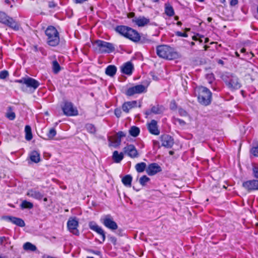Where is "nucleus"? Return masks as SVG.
I'll return each instance as SVG.
<instances>
[{
  "label": "nucleus",
  "instance_id": "nucleus-17",
  "mask_svg": "<svg viewBox=\"0 0 258 258\" xmlns=\"http://www.w3.org/2000/svg\"><path fill=\"white\" fill-rule=\"evenodd\" d=\"M132 22L139 27H144L150 23V20L149 18L144 16L135 17L132 19Z\"/></svg>",
  "mask_w": 258,
  "mask_h": 258
},
{
  "label": "nucleus",
  "instance_id": "nucleus-45",
  "mask_svg": "<svg viewBox=\"0 0 258 258\" xmlns=\"http://www.w3.org/2000/svg\"><path fill=\"white\" fill-rule=\"evenodd\" d=\"M252 172L253 176L255 178H258V167L257 166H253L252 168Z\"/></svg>",
  "mask_w": 258,
  "mask_h": 258
},
{
  "label": "nucleus",
  "instance_id": "nucleus-12",
  "mask_svg": "<svg viewBox=\"0 0 258 258\" xmlns=\"http://www.w3.org/2000/svg\"><path fill=\"white\" fill-rule=\"evenodd\" d=\"M123 152L131 158H136L139 154L135 146L133 144H127L123 149Z\"/></svg>",
  "mask_w": 258,
  "mask_h": 258
},
{
  "label": "nucleus",
  "instance_id": "nucleus-44",
  "mask_svg": "<svg viewBox=\"0 0 258 258\" xmlns=\"http://www.w3.org/2000/svg\"><path fill=\"white\" fill-rule=\"evenodd\" d=\"M9 76V73L7 71H2L0 72V79H5Z\"/></svg>",
  "mask_w": 258,
  "mask_h": 258
},
{
  "label": "nucleus",
  "instance_id": "nucleus-43",
  "mask_svg": "<svg viewBox=\"0 0 258 258\" xmlns=\"http://www.w3.org/2000/svg\"><path fill=\"white\" fill-rule=\"evenodd\" d=\"M250 153L255 157H258V143L252 147L250 150Z\"/></svg>",
  "mask_w": 258,
  "mask_h": 258
},
{
  "label": "nucleus",
  "instance_id": "nucleus-37",
  "mask_svg": "<svg viewBox=\"0 0 258 258\" xmlns=\"http://www.w3.org/2000/svg\"><path fill=\"white\" fill-rule=\"evenodd\" d=\"M23 248L25 250L35 251L36 249V247L30 242H26L23 245Z\"/></svg>",
  "mask_w": 258,
  "mask_h": 258
},
{
  "label": "nucleus",
  "instance_id": "nucleus-34",
  "mask_svg": "<svg viewBox=\"0 0 258 258\" xmlns=\"http://www.w3.org/2000/svg\"><path fill=\"white\" fill-rule=\"evenodd\" d=\"M125 136L126 134L123 132H118L116 135L115 143L117 145H119L121 141V138L125 137Z\"/></svg>",
  "mask_w": 258,
  "mask_h": 258
},
{
  "label": "nucleus",
  "instance_id": "nucleus-51",
  "mask_svg": "<svg viewBox=\"0 0 258 258\" xmlns=\"http://www.w3.org/2000/svg\"><path fill=\"white\" fill-rule=\"evenodd\" d=\"M114 114L117 118L120 117L121 114V111L120 109L116 108L114 110Z\"/></svg>",
  "mask_w": 258,
  "mask_h": 258
},
{
  "label": "nucleus",
  "instance_id": "nucleus-20",
  "mask_svg": "<svg viewBox=\"0 0 258 258\" xmlns=\"http://www.w3.org/2000/svg\"><path fill=\"white\" fill-rule=\"evenodd\" d=\"M120 70L122 73L130 76L133 73L134 66L131 62L127 61L121 66Z\"/></svg>",
  "mask_w": 258,
  "mask_h": 258
},
{
  "label": "nucleus",
  "instance_id": "nucleus-35",
  "mask_svg": "<svg viewBox=\"0 0 258 258\" xmlns=\"http://www.w3.org/2000/svg\"><path fill=\"white\" fill-rule=\"evenodd\" d=\"M198 101L202 105L207 106L211 102V98H197Z\"/></svg>",
  "mask_w": 258,
  "mask_h": 258
},
{
  "label": "nucleus",
  "instance_id": "nucleus-24",
  "mask_svg": "<svg viewBox=\"0 0 258 258\" xmlns=\"http://www.w3.org/2000/svg\"><path fill=\"white\" fill-rule=\"evenodd\" d=\"M117 68L114 65H109L105 69V74L110 77H113L116 73Z\"/></svg>",
  "mask_w": 258,
  "mask_h": 258
},
{
  "label": "nucleus",
  "instance_id": "nucleus-42",
  "mask_svg": "<svg viewBox=\"0 0 258 258\" xmlns=\"http://www.w3.org/2000/svg\"><path fill=\"white\" fill-rule=\"evenodd\" d=\"M86 128L87 131L91 134L94 133L96 132L95 127L92 124H87L86 125Z\"/></svg>",
  "mask_w": 258,
  "mask_h": 258
},
{
  "label": "nucleus",
  "instance_id": "nucleus-8",
  "mask_svg": "<svg viewBox=\"0 0 258 258\" xmlns=\"http://www.w3.org/2000/svg\"><path fill=\"white\" fill-rule=\"evenodd\" d=\"M63 114L68 116H76L78 114L77 107H75L71 102L66 101L61 105Z\"/></svg>",
  "mask_w": 258,
  "mask_h": 258
},
{
  "label": "nucleus",
  "instance_id": "nucleus-63",
  "mask_svg": "<svg viewBox=\"0 0 258 258\" xmlns=\"http://www.w3.org/2000/svg\"><path fill=\"white\" fill-rule=\"evenodd\" d=\"M177 25L179 26H181L182 25V23L180 21H178L177 23Z\"/></svg>",
  "mask_w": 258,
  "mask_h": 258
},
{
  "label": "nucleus",
  "instance_id": "nucleus-1",
  "mask_svg": "<svg viewBox=\"0 0 258 258\" xmlns=\"http://www.w3.org/2000/svg\"><path fill=\"white\" fill-rule=\"evenodd\" d=\"M157 55L162 58L172 60L178 57V54L174 49L167 45H158L156 47Z\"/></svg>",
  "mask_w": 258,
  "mask_h": 258
},
{
  "label": "nucleus",
  "instance_id": "nucleus-21",
  "mask_svg": "<svg viewBox=\"0 0 258 258\" xmlns=\"http://www.w3.org/2000/svg\"><path fill=\"white\" fill-rule=\"evenodd\" d=\"M148 129L150 133L154 135H159L160 131L158 129L157 122L154 119H152L150 123L148 124Z\"/></svg>",
  "mask_w": 258,
  "mask_h": 258
},
{
  "label": "nucleus",
  "instance_id": "nucleus-41",
  "mask_svg": "<svg viewBox=\"0 0 258 258\" xmlns=\"http://www.w3.org/2000/svg\"><path fill=\"white\" fill-rule=\"evenodd\" d=\"M56 135V130L54 128H51L47 134V136L49 139H52Z\"/></svg>",
  "mask_w": 258,
  "mask_h": 258
},
{
  "label": "nucleus",
  "instance_id": "nucleus-11",
  "mask_svg": "<svg viewBox=\"0 0 258 258\" xmlns=\"http://www.w3.org/2000/svg\"><path fill=\"white\" fill-rule=\"evenodd\" d=\"M89 228L93 231L96 232L98 234L100 235L101 237L102 241H100V243H102L105 240L106 236L105 232L101 227L99 226L94 221H91L89 223Z\"/></svg>",
  "mask_w": 258,
  "mask_h": 258
},
{
  "label": "nucleus",
  "instance_id": "nucleus-39",
  "mask_svg": "<svg viewBox=\"0 0 258 258\" xmlns=\"http://www.w3.org/2000/svg\"><path fill=\"white\" fill-rule=\"evenodd\" d=\"M53 71L55 74L58 73L60 70V67L56 60L52 61Z\"/></svg>",
  "mask_w": 258,
  "mask_h": 258
},
{
  "label": "nucleus",
  "instance_id": "nucleus-46",
  "mask_svg": "<svg viewBox=\"0 0 258 258\" xmlns=\"http://www.w3.org/2000/svg\"><path fill=\"white\" fill-rule=\"evenodd\" d=\"M178 113L179 115L182 116H186L188 115V113L182 108H179Z\"/></svg>",
  "mask_w": 258,
  "mask_h": 258
},
{
  "label": "nucleus",
  "instance_id": "nucleus-54",
  "mask_svg": "<svg viewBox=\"0 0 258 258\" xmlns=\"http://www.w3.org/2000/svg\"><path fill=\"white\" fill-rule=\"evenodd\" d=\"M238 3L237 0H230V4L232 6H234L236 5Z\"/></svg>",
  "mask_w": 258,
  "mask_h": 258
},
{
  "label": "nucleus",
  "instance_id": "nucleus-16",
  "mask_svg": "<svg viewBox=\"0 0 258 258\" xmlns=\"http://www.w3.org/2000/svg\"><path fill=\"white\" fill-rule=\"evenodd\" d=\"M242 185L248 191L258 190V180L253 179L245 181Z\"/></svg>",
  "mask_w": 258,
  "mask_h": 258
},
{
  "label": "nucleus",
  "instance_id": "nucleus-7",
  "mask_svg": "<svg viewBox=\"0 0 258 258\" xmlns=\"http://www.w3.org/2000/svg\"><path fill=\"white\" fill-rule=\"evenodd\" d=\"M15 82L25 85L26 87L32 89L33 91L36 90L40 85L38 81L29 77H23L21 79L17 80Z\"/></svg>",
  "mask_w": 258,
  "mask_h": 258
},
{
  "label": "nucleus",
  "instance_id": "nucleus-47",
  "mask_svg": "<svg viewBox=\"0 0 258 258\" xmlns=\"http://www.w3.org/2000/svg\"><path fill=\"white\" fill-rule=\"evenodd\" d=\"M169 107L171 110H174L177 109V104L174 100L171 101Z\"/></svg>",
  "mask_w": 258,
  "mask_h": 258
},
{
  "label": "nucleus",
  "instance_id": "nucleus-61",
  "mask_svg": "<svg viewBox=\"0 0 258 258\" xmlns=\"http://www.w3.org/2000/svg\"><path fill=\"white\" fill-rule=\"evenodd\" d=\"M245 51H246V50H245V48H242V49L240 50V52H241V53H244V52H245Z\"/></svg>",
  "mask_w": 258,
  "mask_h": 258
},
{
  "label": "nucleus",
  "instance_id": "nucleus-25",
  "mask_svg": "<svg viewBox=\"0 0 258 258\" xmlns=\"http://www.w3.org/2000/svg\"><path fill=\"white\" fill-rule=\"evenodd\" d=\"M112 157L115 163H120L123 159V153L122 152L119 153L117 151H115L113 153Z\"/></svg>",
  "mask_w": 258,
  "mask_h": 258
},
{
  "label": "nucleus",
  "instance_id": "nucleus-18",
  "mask_svg": "<svg viewBox=\"0 0 258 258\" xmlns=\"http://www.w3.org/2000/svg\"><path fill=\"white\" fill-rule=\"evenodd\" d=\"M162 146L167 148H171L174 144L173 139L168 135H163L161 137Z\"/></svg>",
  "mask_w": 258,
  "mask_h": 258
},
{
  "label": "nucleus",
  "instance_id": "nucleus-58",
  "mask_svg": "<svg viewBox=\"0 0 258 258\" xmlns=\"http://www.w3.org/2000/svg\"><path fill=\"white\" fill-rule=\"evenodd\" d=\"M192 39H193L194 40H195V41H197V40H199V41H200V43L202 42V40L198 39V37H197V36H194L192 37Z\"/></svg>",
  "mask_w": 258,
  "mask_h": 258
},
{
  "label": "nucleus",
  "instance_id": "nucleus-28",
  "mask_svg": "<svg viewBox=\"0 0 258 258\" xmlns=\"http://www.w3.org/2000/svg\"><path fill=\"white\" fill-rule=\"evenodd\" d=\"M165 108L162 105H157L153 106L151 109V112L154 114H161L164 112Z\"/></svg>",
  "mask_w": 258,
  "mask_h": 258
},
{
  "label": "nucleus",
  "instance_id": "nucleus-52",
  "mask_svg": "<svg viewBox=\"0 0 258 258\" xmlns=\"http://www.w3.org/2000/svg\"><path fill=\"white\" fill-rule=\"evenodd\" d=\"M56 6V4L53 2L51 1L48 3V7L50 8H54Z\"/></svg>",
  "mask_w": 258,
  "mask_h": 258
},
{
  "label": "nucleus",
  "instance_id": "nucleus-26",
  "mask_svg": "<svg viewBox=\"0 0 258 258\" xmlns=\"http://www.w3.org/2000/svg\"><path fill=\"white\" fill-rule=\"evenodd\" d=\"M133 180L132 176L130 175H126L123 176L121 179V181L124 185L126 187H131L132 185V181Z\"/></svg>",
  "mask_w": 258,
  "mask_h": 258
},
{
  "label": "nucleus",
  "instance_id": "nucleus-27",
  "mask_svg": "<svg viewBox=\"0 0 258 258\" xmlns=\"http://www.w3.org/2000/svg\"><path fill=\"white\" fill-rule=\"evenodd\" d=\"M165 13L169 17L173 16L174 15V11L172 6L169 3L165 4Z\"/></svg>",
  "mask_w": 258,
  "mask_h": 258
},
{
  "label": "nucleus",
  "instance_id": "nucleus-57",
  "mask_svg": "<svg viewBox=\"0 0 258 258\" xmlns=\"http://www.w3.org/2000/svg\"><path fill=\"white\" fill-rule=\"evenodd\" d=\"M7 238L5 236L0 237V244L2 245L3 242L6 240Z\"/></svg>",
  "mask_w": 258,
  "mask_h": 258
},
{
  "label": "nucleus",
  "instance_id": "nucleus-10",
  "mask_svg": "<svg viewBox=\"0 0 258 258\" xmlns=\"http://www.w3.org/2000/svg\"><path fill=\"white\" fill-rule=\"evenodd\" d=\"M79 226V221L76 217H70L67 222V228L69 231L76 235H79V231L78 229Z\"/></svg>",
  "mask_w": 258,
  "mask_h": 258
},
{
  "label": "nucleus",
  "instance_id": "nucleus-53",
  "mask_svg": "<svg viewBox=\"0 0 258 258\" xmlns=\"http://www.w3.org/2000/svg\"><path fill=\"white\" fill-rule=\"evenodd\" d=\"M207 78H208L209 79V82L210 83H211L214 80V76L213 74H210L207 75Z\"/></svg>",
  "mask_w": 258,
  "mask_h": 258
},
{
  "label": "nucleus",
  "instance_id": "nucleus-38",
  "mask_svg": "<svg viewBox=\"0 0 258 258\" xmlns=\"http://www.w3.org/2000/svg\"><path fill=\"white\" fill-rule=\"evenodd\" d=\"M21 207L22 209H32L33 207V204L30 202L25 200L22 202Z\"/></svg>",
  "mask_w": 258,
  "mask_h": 258
},
{
  "label": "nucleus",
  "instance_id": "nucleus-36",
  "mask_svg": "<svg viewBox=\"0 0 258 258\" xmlns=\"http://www.w3.org/2000/svg\"><path fill=\"white\" fill-rule=\"evenodd\" d=\"M6 117L11 120H13L15 118V113L12 110L11 107H8V111L6 113Z\"/></svg>",
  "mask_w": 258,
  "mask_h": 258
},
{
  "label": "nucleus",
  "instance_id": "nucleus-31",
  "mask_svg": "<svg viewBox=\"0 0 258 258\" xmlns=\"http://www.w3.org/2000/svg\"><path fill=\"white\" fill-rule=\"evenodd\" d=\"M25 139L27 141L32 140L33 136L30 126L27 125L25 127Z\"/></svg>",
  "mask_w": 258,
  "mask_h": 258
},
{
  "label": "nucleus",
  "instance_id": "nucleus-30",
  "mask_svg": "<svg viewBox=\"0 0 258 258\" xmlns=\"http://www.w3.org/2000/svg\"><path fill=\"white\" fill-rule=\"evenodd\" d=\"M147 166L145 162H140L137 163L135 166V169L138 173H141L145 170L146 171Z\"/></svg>",
  "mask_w": 258,
  "mask_h": 258
},
{
  "label": "nucleus",
  "instance_id": "nucleus-23",
  "mask_svg": "<svg viewBox=\"0 0 258 258\" xmlns=\"http://www.w3.org/2000/svg\"><path fill=\"white\" fill-rule=\"evenodd\" d=\"M27 195L30 197L39 200H41L43 197V195L41 192L35 189L29 190Z\"/></svg>",
  "mask_w": 258,
  "mask_h": 258
},
{
  "label": "nucleus",
  "instance_id": "nucleus-48",
  "mask_svg": "<svg viewBox=\"0 0 258 258\" xmlns=\"http://www.w3.org/2000/svg\"><path fill=\"white\" fill-rule=\"evenodd\" d=\"M174 121L175 123H178L180 125L183 126L185 125V122L179 118H174Z\"/></svg>",
  "mask_w": 258,
  "mask_h": 258
},
{
  "label": "nucleus",
  "instance_id": "nucleus-62",
  "mask_svg": "<svg viewBox=\"0 0 258 258\" xmlns=\"http://www.w3.org/2000/svg\"><path fill=\"white\" fill-rule=\"evenodd\" d=\"M207 20L209 22H211L212 20V18L211 17H208Z\"/></svg>",
  "mask_w": 258,
  "mask_h": 258
},
{
  "label": "nucleus",
  "instance_id": "nucleus-22",
  "mask_svg": "<svg viewBox=\"0 0 258 258\" xmlns=\"http://www.w3.org/2000/svg\"><path fill=\"white\" fill-rule=\"evenodd\" d=\"M137 106H141L140 102L138 103L136 101H132L125 102L123 104L122 108L124 112H128L131 109Z\"/></svg>",
  "mask_w": 258,
  "mask_h": 258
},
{
  "label": "nucleus",
  "instance_id": "nucleus-29",
  "mask_svg": "<svg viewBox=\"0 0 258 258\" xmlns=\"http://www.w3.org/2000/svg\"><path fill=\"white\" fill-rule=\"evenodd\" d=\"M30 159L32 162L38 163L40 159V154L36 151H33L30 154Z\"/></svg>",
  "mask_w": 258,
  "mask_h": 258
},
{
  "label": "nucleus",
  "instance_id": "nucleus-3",
  "mask_svg": "<svg viewBox=\"0 0 258 258\" xmlns=\"http://www.w3.org/2000/svg\"><path fill=\"white\" fill-rule=\"evenodd\" d=\"M93 45L95 46V50L100 53H110L115 50L112 43L101 40H95Z\"/></svg>",
  "mask_w": 258,
  "mask_h": 258
},
{
  "label": "nucleus",
  "instance_id": "nucleus-14",
  "mask_svg": "<svg viewBox=\"0 0 258 258\" xmlns=\"http://www.w3.org/2000/svg\"><path fill=\"white\" fill-rule=\"evenodd\" d=\"M194 94L195 97H211L212 93L206 87L203 86L197 87L195 89Z\"/></svg>",
  "mask_w": 258,
  "mask_h": 258
},
{
  "label": "nucleus",
  "instance_id": "nucleus-15",
  "mask_svg": "<svg viewBox=\"0 0 258 258\" xmlns=\"http://www.w3.org/2000/svg\"><path fill=\"white\" fill-rule=\"evenodd\" d=\"M161 171V167L156 163L149 164L146 168V173L149 176H153Z\"/></svg>",
  "mask_w": 258,
  "mask_h": 258
},
{
  "label": "nucleus",
  "instance_id": "nucleus-64",
  "mask_svg": "<svg viewBox=\"0 0 258 258\" xmlns=\"http://www.w3.org/2000/svg\"><path fill=\"white\" fill-rule=\"evenodd\" d=\"M235 55L237 57H239V54L237 52H235Z\"/></svg>",
  "mask_w": 258,
  "mask_h": 258
},
{
  "label": "nucleus",
  "instance_id": "nucleus-5",
  "mask_svg": "<svg viewBox=\"0 0 258 258\" xmlns=\"http://www.w3.org/2000/svg\"><path fill=\"white\" fill-rule=\"evenodd\" d=\"M222 79L230 88L237 89L241 87V84L238 77L232 74L228 73L222 76Z\"/></svg>",
  "mask_w": 258,
  "mask_h": 258
},
{
  "label": "nucleus",
  "instance_id": "nucleus-13",
  "mask_svg": "<svg viewBox=\"0 0 258 258\" xmlns=\"http://www.w3.org/2000/svg\"><path fill=\"white\" fill-rule=\"evenodd\" d=\"M146 88L143 85H137L128 88L125 92L127 96H133L136 94H140L146 92Z\"/></svg>",
  "mask_w": 258,
  "mask_h": 258
},
{
  "label": "nucleus",
  "instance_id": "nucleus-50",
  "mask_svg": "<svg viewBox=\"0 0 258 258\" xmlns=\"http://www.w3.org/2000/svg\"><path fill=\"white\" fill-rule=\"evenodd\" d=\"M89 251L91 253L100 256H101V252L99 250H94L93 249H90V250H89Z\"/></svg>",
  "mask_w": 258,
  "mask_h": 258
},
{
  "label": "nucleus",
  "instance_id": "nucleus-56",
  "mask_svg": "<svg viewBox=\"0 0 258 258\" xmlns=\"http://www.w3.org/2000/svg\"><path fill=\"white\" fill-rule=\"evenodd\" d=\"M73 1L76 4H82V3H83L87 1L88 0H73Z\"/></svg>",
  "mask_w": 258,
  "mask_h": 258
},
{
  "label": "nucleus",
  "instance_id": "nucleus-19",
  "mask_svg": "<svg viewBox=\"0 0 258 258\" xmlns=\"http://www.w3.org/2000/svg\"><path fill=\"white\" fill-rule=\"evenodd\" d=\"M4 219L9 221L17 226L23 227L25 226V224L24 221L21 218H17L15 217L7 216L3 217Z\"/></svg>",
  "mask_w": 258,
  "mask_h": 258
},
{
  "label": "nucleus",
  "instance_id": "nucleus-9",
  "mask_svg": "<svg viewBox=\"0 0 258 258\" xmlns=\"http://www.w3.org/2000/svg\"><path fill=\"white\" fill-rule=\"evenodd\" d=\"M100 222L107 228L115 230L118 228L117 224L110 215H106L100 218Z\"/></svg>",
  "mask_w": 258,
  "mask_h": 258
},
{
  "label": "nucleus",
  "instance_id": "nucleus-32",
  "mask_svg": "<svg viewBox=\"0 0 258 258\" xmlns=\"http://www.w3.org/2000/svg\"><path fill=\"white\" fill-rule=\"evenodd\" d=\"M140 133V128L136 126H132L129 130V133L131 136L134 137H137Z\"/></svg>",
  "mask_w": 258,
  "mask_h": 258
},
{
  "label": "nucleus",
  "instance_id": "nucleus-55",
  "mask_svg": "<svg viewBox=\"0 0 258 258\" xmlns=\"http://www.w3.org/2000/svg\"><path fill=\"white\" fill-rule=\"evenodd\" d=\"M135 16V14L133 12H131L127 14V17L128 18H134Z\"/></svg>",
  "mask_w": 258,
  "mask_h": 258
},
{
  "label": "nucleus",
  "instance_id": "nucleus-2",
  "mask_svg": "<svg viewBox=\"0 0 258 258\" xmlns=\"http://www.w3.org/2000/svg\"><path fill=\"white\" fill-rule=\"evenodd\" d=\"M47 36V42L51 46H55L59 44V33L56 29L52 26H48L45 31Z\"/></svg>",
  "mask_w": 258,
  "mask_h": 258
},
{
  "label": "nucleus",
  "instance_id": "nucleus-40",
  "mask_svg": "<svg viewBox=\"0 0 258 258\" xmlns=\"http://www.w3.org/2000/svg\"><path fill=\"white\" fill-rule=\"evenodd\" d=\"M150 181V178L146 175L142 176L139 179V183L142 185L145 186L147 183Z\"/></svg>",
  "mask_w": 258,
  "mask_h": 258
},
{
  "label": "nucleus",
  "instance_id": "nucleus-60",
  "mask_svg": "<svg viewBox=\"0 0 258 258\" xmlns=\"http://www.w3.org/2000/svg\"><path fill=\"white\" fill-rule=\"evenodd\" d=\"M153 143L154 145H155V146L159 144L158 141H155V140L153 141Z\"/></svg>",
  "mask_w": 258,
  "mask_h": 258
},
{
  "label": "nucleus",
  "instance_id": "nucleus-33",
  "mask_svg": "<svg viewBox=\"0 0 258 258\" xmlns=\"http://www.w3.org/2000/svg\"><path fill=\"white\" fill-rule=\"evenodd\" d=\"M137 41H133L134 42H140L141 44L148 43L150 42V40L146 38L145 37H142L140 36V34L137 31Z\"/></svg>",
  "mask_w": 258,
  "mask_h": 258
},
{
  "label": "nucleus",
  "instance_id": "nucleus-49",
  "mask_svg": "<svg viewBox=\"0 0 258 258\" xmlns=\"http://www.w3.org/2000/svg\"><path fill=\"white\" fill-rule=\"evenodd\" d=\"M175 34L177 36L183 37H187L188 36L187 34L185 32H181L180 31H177L175 33Z\"/></svg>",
  "mask_w": 258,
  "mask_h": 258
},
{
  "label": "nucleus",
  "instance_id": "nucleus-6",
  "mask_svg": "<svg viewBox=\"0 0 258 258\" xmlns=\"http://www.w3.org/2000/svg\"><path fill=\"white\" fill-rule=\"evenodd\" d=\"M0 22L4 24L15 31L19 29V24L12 17L8 16L5 13L0 12Z\"/></svg>",
  "mask_w": 258,
  "mask_h": 258
},
{
  "label": "nucleus",
  "instance_id": "nucleus-4",
  "mask_svg": "<svg viewBox=\"0 0 258 258\" xmlns=\"http://www.w3.org/2000/svg\"><path fill=\"white\" fill-rule=\"evenodd\" d=\"M115 31L121 35L132 40L137 41V31L126 26L119 25L116 27Z\"/></svg>",
  "mask_w": 258,
  "mask_h": 258
},
{
  "label": "nucleus",
  "instance_id": "nucleus-59",
  "mask_svg": "<svg viewBox=\"0 0 258 258\" xmlns=\"http://www.w3.org/2000/svg\"><path fill=\"white\" fill-rule=\"evenodd\" d=\"M110 238L111 242H113L114 244H115L116 241V238L114 237H112Z\"/></svg>",
  "mask_w": 258,
  "mask_h": 258
}]
</instances>
